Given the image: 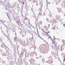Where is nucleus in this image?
Segmentation results:
<instances>
[{
	"label": "nucleus",
	"mask_w": 65,
	"mask_h": 65,
	"mask_svg": "<svg viewBox=\"0 0 65 65\" xmlns=\"http://www.w3.org/2000/svg\"><path fill=\"white\" fill-rule=\"evenodd\" d=\"M63 61H65V58H64Z\"/></svg>",
	"instance_id": "11"
},
{
	"label": "nucleus",
	"mask_w": 65,
	"mask_h": 65,
	"mask_svg": "<svg viewBox=\"0 0 65 65\" xmlns=\"http://www.w3.org/2000/svg\"><path fill=\"white\" fill-rule=\"evenodd\" d=\"M64 16H65V14H64Z\"/></svg>",
	"instance_id": "16"
},
{
	"label": "nucleus",
	"mask_w": 65,
	"mask_h": 65,
	"mask_svg": "<svg viewBox=\"0 0 65 65\" xmlns=\"http://www.w3.org/2000/svg\"><path fill=\"white\" fill-rule=\"evenodd\" d=\"M7 15H8V13H7Z\"/></svg>",
	"instance_id": "18"
},
{
	"label": "nucleus",
	"mask_w": 65,
	"mask_h": 65,
	"mask_svg": "<svg viewBox=\"0 0 65 65\" xmlns=\"http://www.w3.org/2000/svg\"><path fill=\"white\" fill-rule=\"evenodd\" d=\"M51 39L53 43L55 44V43L56 42V38H55L52 39V38H51Z\"/></svg>",
	"instance_id": "1"
},
{
	"label": "nucleus",
	"mask_w": 65,
	"mask_h": 65,
	"mask_svg": "<svg viewBox=\"0 0 65 65\" xmlns=\"http://www.w3.org/2000/svg\"><path fill=\"white\" fill-rule=\"evenodd\" d=\"M24 35H22V36L23 37H24L25 36H25H26V33H25L24 34Z\"/></svg>",
	"instance_id": "6"
},
{
	"label": "nucleus",
	"mask_w": 65,
	"mask_h": 65,
	"mask_svg": "<svg viewBox=\"0 0 65 65\" xmlns=\"http://www.w3.org/2000/svg\"><path fill=\"white\" fill-rule=\"evenodd\" d=\"M52 65H53V64H52Z\"/></svg>",
	"instance_id": "20"
},
{
	"label": "nucleus",
	"mask_w": 65,
	"mask_h": 65,
	"mask_svg": "<svg viewBox=\"0 0 65 65\" xmlns=\"http://www.w3.org/2000/svg\"><path fill=\"white\" fill-rule=\"evenodd\" d=\"M31 60H33V58H31Z\"/></svg>",
	"instance_id": "15"
},
{
	"label": "nucleus",
	"mask_w": 65,
	"mask_h": 65,
	"mask_svg": "<svg viewBox=\"0 0 65 65\" xmlns=\"http://www.w3.org/2000/svg\"><path fill=\"white\" fill-rule=\"evenodd\" d=\"M36 26H39V23H37V24L36 23Z\"/></svg>",
	"instance_id": "7"
},
{
	"label": "nucleus",
	"mask_w": 65,
	"mask_h": 65,
	"mask_svg": "<svg viewBox=\"0 0 65 65\" xmlns=\"http://www.w3.org/2000/svg\"><path fill=\"white\" fill-rule=\"evenodd\" d=\"M34 15H35V14H34Z\"/></svg>",
	"instance_id": "17"
},
{
	"label": "nucleus",
	"mask_w": 65,
	"mask_h": 65,
	"mask_svg": "<svg viewBox=\"0 0 65 65\" xmlns=\"http://www.w3.org/2000/svg\"><path fill=\"white\" fill-rule=\"evenodd\" d=\"M65 2H63L62 3V6H65Z\"/></svg>",
	"instance_id": "4"
},
{
	"label": "nucleus",
	"mask_w": 65,
	"mask_h": 65,
	"mask_svg": "<svg viewBox=\"0 0 65 65\" xmlns=\"http://www.w3.org/2000/svg\"><path fill=\"white\" fill-rule=\"evenodd\" d=\"M39 24H40V25H42V22H39Z\"/></svg>",
	"instance_id": "9"
},
{
	"label": "nucleus",
	"mask_w": 65,
	"mask_h": 65,
	"mask_svg": "<svg viewBox=\"0 0 65 65\" xmlns=\"http://www.w3.org/2000/svg\"><path fill=\"white\" fill-rule=\"evenodd\" d=\"M47 62L48 63L51 64V63H53V61L52 60H49L47 61Z\"/></svg>",
	"instance_id": "2"
},
{
	"label": "nucleus",
	"mask_w": 65,
	"mask_h": 65,
	"mask_svg": "<svg viewBox=\"0 0 65 65\" xmlns=\"http://www.w3.org/2000/svg\"><path fill=\"white\" fill-rule=\"evenodd\" d=\"M4 43L3 44H2L1 46L2 47H3L4 46H5V45H4Z\"/></svg>",
	"instance_id": "5"
},
{
	"label": "nucleus",
	"mask_w": 65,
	"mask_h": 65,
	"mask_svg": "<svg viewBox=\"0 0 65 65\" xmlns=\"http://www.w3.org/2000/svg\"><path fill=\"white\" fill-rule=\"evenodd\" d=\"M48 26H49V27H50V24H48Z\"/></svg>",
	"instance_id": "12"
},
{
	"label": "nucleus",
	"mask_w": 65,
	"mask_h": 65,
	"mask_svg": "<svg viewBox=\"0 0 65 65\" xmlns=\"http://www.w3.org/2000/svg\"><path fill=\"white\" fill-rule=\"evenodd\" d=\"M56 4H57V3H56Z\"/></svg>",
	"instance_id": "19"
},
{
	"label": "nucleus",
	"mask_w": 65,
	"mask_h": 65,
	"mask_svg": "<svg viewBox=\"0 0 65 65\" xmlns=\"http://www.w3.org/2000/svg\"><path fill=\"white\" fill-rule=\"evenodd\" d=\"M23 4H25V3L23 2Z\"/></svg>",
	"instance_id": "14"
},
{
	"label": "nucleus",
	"mask_w": 65,
	"mask_h": 65,
	"mask_svg": "<svg viewBox=\"0 0 65 65\" xmlns=\"http://www.w3.org/2000/svg\"><path fill=\"white\" fill-rule=\"evenodd\" d=\"M42 57V56H40V57Z\"/></svg>",
	"instance_id": "13"
},
{
	"label": "nucleus",
	"mask_w": 65,
	"mask_h": 65,
	"mask_svg": "<svg viewBox=\"0 0 65 65\" xmlns=\"http://www.w3.org/2000/svg\"><path fill=\"white\" fill-rule=\"evenodd\" d=\"M57 9L59 12H61V11H62V10H61V8H58Z\"/></svg>",
	"instance_id": "3"
},
{
	"label": "nucleus",
	"mask_w": 65,
	"mask_h": 65,
	"mask_svg": "<svg viewBox=\"0 0 65 65\" xmlns=\"http://www.w3.org/2000/svg\"><path fill=\"white\" fill-rule=\"evenodd\" d=\"M4 47L5 48H7V47L5 45V46Z\"/></svg>",
	"instance_id": "8"
},
{
	"label": "nucleus",
	"mask_w": 65,
	"mask_h": 65,
	"mask_svg": "<svg viewBox=\"0 0 65 65\" xmlns=\"http://www.w3.org/2000/svg\"><path fill=\"white\" fill-rule=\"evenodd\" d=\"M42 61L43 62H44V59H42Z\"/></svg>",
	"instance_id": "10"
}]
</instances>
